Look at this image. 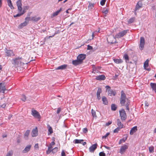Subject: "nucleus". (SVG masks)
Listing matches in <instances>:
<instances>
[{
    "mask_svg": "<svg viewBox=\"0 0 156 156\" xmlns=\"http://www.w3.org/2000/svg\"><path fill=\"white\" fill-rule=\"evenodd\" d=\"M127 30H124L122 31L121 32L115 35V37H112V38L113 39V40L112 41H109V42L111 44H114L116 42L115 38H119L121 37H123L125 34H126L127 33Z\"/></svg>",
    "mask_w": 156,
    "mask_h": 156,
    "instance_id": "nucleus-1",
    "label": "nucleus"
},
{
    "mask_svg": "<svg viewBox=\"0 0 156 156\" xmlns=\"http://www.w3.org/2000/svg\"><path fill=\"white\" fill-rule=\"evenodd\" d=\"M99 156H105V154L103 152H100L99 154Z\"/></svg>",
    "mask_w": 156,
    "mask_h": 156,
    "instance_id": "nucleus-54",
    "label": "nucleus"
},
{
    "mask_svg": "<svg viewBox=\"0 0 156 156\" xmlns=\"http://www.w3.org/2000/svg\"><path fill=\"white\" fill-rule=\"evenodd\" d=\"M105 88L107 89V90L108 89H111L110 87L108 85L105 86Z\"/></svg>",
    "mask_w": 156,
    "mask_h": 156,
    "instance_id": "nucleus-64",
    "label": "nucleus"
},
{
    "mask_svg": "<svg viewBox=\"0 0 156 156\" xmlns=\"http://www.w3.org/2000/svg\"><path fill=\"white\" fill-rule=\"evenodd\" d=\"M60 32V31H59L58 30L56 32H55V33L54 34L51 36H46L45 38V39L46 40H48V39L50 38V37H53L54 36L57 34H58Z\"/></svg>",
    "mask_w": 156,
    "mask_h": 156,
    "instance_id": "nucleus-27",
    "label": "nucleus"
},
{
    "mask_svg": "<svg viewBox=\"0 0 156 156\" xmlns=\"http://www.w3.org/2000/svg\"><path fill=\"white\" fill-rule=\"evenodd\" d=\"M48 135L51 134L53 133V130L51 126H50L49 125H48Z\"/></svg>",
    "mask_w": 156,
    "mask_h": 156,
    "instance_id": "nucleus-31",
    "label": "nucleus"
},
{
    "mask_svg": "<svg viewBox=\"0 0 156 156\" xmlns=\"http://www.w3.org/2000/svg\"><path fill=\"white\" fill-rule=\"evenodd\" d=\"M5 53L8 56H11L14 55L12 51L11 50H6L5 51Z\"/></svg>",
    "mask_w": 156,
    "mask_h": 156,
    "instance_id": "nucleus-15",
    "label": "nucleus"
},
{
    "mask_svg": "<svg viewBox=\"0 0 156 156\" xmlns=\"http://www.w3.org/2000/svg\"><path fill=\"white\" fill-rule=\"evenodd\" d=\"M135 20L134 17H132L129 19L128 21V23H133Z\"/></svg>",
    "mask_w": 156,
    "mask_h": 156,
    "instance_id": "nucleus-38",
    "label": "nucleus"
},
{
    "mask_svg": "<svg viewBox=\"0 0 156 156\" xmlns=\"http://www.w3.org/2000/svg\"><path fill=\"white\" fill-rule=\"evenodd\" d=\"M102 12L106 14L108 13V10L106 8H104Z\"/></svg>",
    "mask_w": 156,
    "mask_h": 156,
    "instance_id": "nucleus-43",
    "label": "nucleus"
},
{
    "mask_svg": "<svg viewBox=\"0 0 156 156\" xmlns=\"http://www.w3.org/2000/svg\"><path fill=\"white\" fill-rule=\"evenodd\" d=\"M123 58L125 59L126 61V62H127L128 61H129V56L127 54H125L123 56Z\"/></svg>",
    "mask_w": 156,
    "mask_h": 156,
    "instance_id": "nucleus-37",
    "label": "nucleus"
},
{
    "mask_svg": "<svg viewBox=\"0 0 156 156\" xmlns=\"http://www.w3.org/2000/svg\"><path fill=\"white\" fill-rule=\"evenodd\" d=\"M83 132L84 133H86L87 132L88 130L87 128H84L83 130Z\"/></svg>",
    "mask_w": 156,
    "mask_h": 156,
    "instance_id": "nucleus-59",
    "label": "nucleus"
},
{
    "mask_svg": "<svg viewBox=\"0 0 156 156\" xmlns=\"http://www.w3.org/2000/svg\"><path fill=\"white\" fill-rule=\"evenodd\" d=\"M112 123V122L109 121L106 123V126H108L110 125Z\"/></svg>",
    "mask_w": 156,
    "mask_h": 156,
    "instance_id": "nucleus-61",
    "label": "nucleus"
},
{
    "mask_svg": "<svg viewBox=\"0 0 156 156\" xmlns=\"http://www.w3.org/2000/svg\"><path fill=\"white\" fill-rule=\"evenodd\" d=\"M8 5L10 8L12 9H14V7L12 5V4L11 0H7Z\"/></svg>",
    "mask_w": 156,
    "mask_h": 156,
    "instance_id": "nucleus-28",
    "label": "nucleus"
},
{
    "mask_svg": "<svg viewBox=\"0 0 156 156\" xmlns=\"http://www.w3.org/2000/svg\"><path fill=\"white\" fill-rule=\"evenodd\" d=\"M92 49H93V48L91 46H90L89 45H87V50H90Z\"/></svg>",
    "mask_w": 156,
    "mask_h": 156,
    "instance_id": "nucleus-58",
    "label": "nucleus"
},
{
    "mask_svg": "<svg viewBox=\"0 0 156 156\" xmlns=\"http://www.w3.org/2000/svg\"><path fill=\"white\" fill-rule=\"evenodd\" d=\"M102 98L103 103L105 105H107L108 103V101L107 98H106V97L104 96H102Z\"/></svg>",
    "mask_w": 156,
    "mask_h": 156,
    "instance_id": "nucleus-22",
    "label": "nucleus"
},
{
    "mask_svg": "<svg viewBox=\"0 0 156 156\" xmlns=\"http://www.w3.org/2000/svg\"><path fill=\"white\" fill-rule=\"evenodd\" d=\"M105 79V77L104 75H99L96 77V79L98 80H104Z\"/></svg>",
    "mask_w": 156,
    "mask_h": 156,
    "instance_id": "nucleus-16",
    "label": "nucleus"
},
{
    "mask_svg": "<svg viewBox=\"0 0 156 156\" xmlns=\"http://www.w3.org/2000/svg\"><path fill=\"white\" fill-rule=\"evenodd\" d=\"M117 109V106L115 104H112L111 105V109L113 111H115Z\"/></svg>",
    "mask_w": 156,
    "mask_h": 156,
    "instance_id": "nucleus-34",
    "label": "nucleus"
},
{
    "mask_svg": "<svg viewBox=\"0 0 156 156\" xmlns=\"http://www.w3.org/2000/svg\"><path fill=\"white\" fill-rule=\"evenodd\" d=\"M34 21L35 22H37L40 20L41 18L40 17H36V16H34Z\"/></svg>",
    "mask_w": 156,
    "mask_h": 156,
    "instance_id": "nucleus-44",
    "label": "nucleus"
},
{
    "mask_svg": "<svg viewBox=\"0 0 156 156\" xmlns=\"http://www.w3.org/2000/svg\"><path fill=\"white\" fill-rule=\"evenodd\" d=\"M62 8H61L59 10H57L56 12H54L52 14V16L54 17L57 16L58 15V14L61 12V11H62Z\"/></svg>",
    "mask_w": 156,
    "mask_h": 156,
    "instance_id": "nucleus-25",
    "label": "nucleus"
},
{
    "mask_svg": "<svg viewBox=\"0 0 156 156\" xmlns=\"http://www.w3.org/2000/svg\"><path fill=\"white\" fill-rule=\"evenodd\" d=\"M37 129L36 127L35 129H34L31 133V135L32 137L36 136L37 135Z\"/></svg>",
    "mask_w": 156,
    "mask_h": 156,
    "instance_id": "nucleus-12",
    "label": "nucleus"
},
{
    "mask_svg": "<svg viewBox=\"0 0 156 156\" xmlns=\"http://www.w3.org/2000/svg\"><path fill=\"white\" fill-rule=\"evenodd\" d=\"M61 108H58L57 109V113L58 114H59L61 112Z\"/></svg>",
    "mask_w": 156,
    "mask_h": 156,
    "instance_id": "nucleus-60",
    "label": "nucleus"
},
{
    "mask_svg": "<svg viewBox=\"0 0 156 156\" xmlns=\"http://www.w3.org/2000/svg\"><path fill=\"white\" fill-rule=\"evenodd\" d=\"M61 156H66V154L64 150H62V151Z\"/></svg>",
    "mask_w": 156,
    "mask_h": 156,
    "instance_id": "nucleus-57",
    "label": "nucleus"
},
{
    "mask_svg": "<svg viewBox=\"0 0 156 156\" xmlns=\"http://www.w3.org/2000/svg\"><path fill=\"white\" fill-rule=\"evenodd\" d=\"M28 22L26 20L23 23H21L19 26V28L20 29H22L23 27L26 26L28 23Z\"/></svg>",
    "mask_w": 156,
    "mask_h": 156,
    "instance_id": "nucleus-18",
    "label": "nucleus"
},
{
    "mask_svg": "<svg viewBox=\"0 0 156 156\" xmlns=\"http://www.w3.org/2000/svg\"><path fill=\"white\" fill-rule=\"evenodd\" d=\"M34 148L36 150H38L39 149V146L38 144H36L34 145Z\"/></svg>",
    "mask_w": 156,
    "mask_h": 156,
    "instance_id": "nucleus-56",
    "label": "nucleus"
},
{
    "mask_svg": "<svg viewBox=\"0 0 156 156\" xmlns=\"http://www.w3.org/2000/svg\"><path fill=\"white\" fill-rule=\"evenodd\" d=\"M126 96L123 90L121 91V95L120 98V103L122 106H124L126 102Z\"/></svg>",
    "mask_w": 156,
    "mask_h": 156,
    "instance_id": "nucleus-2",
    "label": "nucleus"
},
{
    "mask_svg": "<svg viewBox=\"0 0 156 156\" xmlns=\"http://www.w3.org/2000/svg\"><path fill=\"white\" fill-rule=\"evenodd\" d=\"M128 146L126 145H124L121 147L119 153L122 154H123L128 148Z\"/></svg>",
    "mask_w": 156,
    "mask_h": 156,
    "instance_id": "nucleus-8",
    "label": "nucleus"
},
{
    "mask_svg": "<svg viewBox=\"0 0 156 156\" xmlns=\"http://www.w3.org/2000/svg\"><path fill=\"white\" fill-rule=\"evenodd\" d=\"M86 57V55L84 54H81L79 55L77 57V59L81 63L83 62V60Z\"/></svg>",
    "mask_w": 156,
    "mask_h": 156,
    "instance_id": "nucleus-6",
    "label": "nucleus"
},
{
    "mask_svg": "<svg viewBox=\"0 0 156 156\" xmlns=\"http://www.w3.org/2000/svg\"><path fill=\"white\" fill-rule=\"evenodd\" d=\"M127 139V137L125 138H123L122 139H121L120 140L119 142V144H121V143H122V142H124L126 141V140Z\"/></svg>",
    "mask_w": 156,
    "mask_h": 156,
    "instance_id": "nucleus-39",
    "label": "nucleus"
},
{
    "mask_svg": "<svg viewBox=\"0 0 156 156\" xmlns=\"http://www.w3.org/2000/svg\"><path fill=\"white\" fill-rule=\"evenodd\" d=\"M17 6L18 7L22 6L21 0H18L16 2Z\"/></svg>",
    "mask_w": 156,
    "mask_h": 156,
    "instance_id": "nucleus-36",
    "label": "nucleus"
},
{
    "mask_svg": "<svg viewBox=\"0 0 156 156\" xmlns=\"http://www.w3.org/2000/svg\"><path fill=\"white\" fill-rule=\"evenodd\" d=\"M137 127L135 126L132 128L130 131V134L131 135H133L134 133H135L137 130Z\"/></svg>",
    "mask_w": 156,
    "mask_h": 156,
    "instance_id": "nucleus-19",
    "label": "nucleus"
},
{
    "mask_svg": "<svg viewBox=\"0 0 156 156\" xmlns=\"http://www.w3.org/2000/svg\"><path fill=\"white\" fill-rule=\"evenodd\" d=\"M94 7V4L91 3H90L88 6L89 9H92Z\"/></svg>",
    "mask_w": 156,
    "mask_h": 156,
    "instance_id": "nucleus-48",
    "label": "nucleus"
},
{
    "mask_svg": "<svg viewBox=\"0 0 156 156\" xmlns=\"http://www.w3.org/2000/svg\"><path fill=\"white\" fill-rule=\"evenodd\" d=\"M145 43L144 38L143 37H141L140 39V49L142 50L144 47Z\"/></svg>",
    "mask_w": 156,
    "mask_h": 156,
    "instance_id": "nucleus-7",
    "label": "nucleus"
},
{
    "mask_svg": "<svg viewBox=\"0 0 156 156\" xmlns=\"http://www.w3.org/2000/svg\"><path fill=\"white\" fill-rule=\"evenodd\" d=\"M106 0H101V1L100 4L101 5H105V2Z\"/></svg>",
    "mask_w": 156,
    "mask_h": 156,
    "instance_id": "nucleus-49",
    "label": "nucleus"
},
{
    "mask_svg": "<svg viewBox=\"0 0 156 156\" xmlns=\"http://www.w3.org/2000/svg\"><path fill=\"white\" fill-rule=\"evenodd\" d=\"M91 113L93 117H97L96 114V112L94 110H93V109H92L91 110Z\"/></svg>",
    "mask_w": 156,
    "mask_h": 156,
    "instance_id": "nucleus-41",
    "label": "nucleus"
},
{
    "mask_svg": "<svg viewBox=\"0 0 156 156\" xmlns=\"http://www.w3.org/2000/svg\"><path fill=\"white\" fill-rule=\"evenodd\" d=\"M13 154V152L12 151H9L7 153L6 156H12Z\"/></svg>",
    "mask_w": 156,
    "mask_h": 156,
    "instance_id": "nucleus-40",
    "label": "nucleus"
},
{
    "mask_svg": "<svg viewBox=\"0 0 156 156\" xmlns=\"http://www.w3.org/2000/svg\"><path fill=\"white\" fill-rule=\"evenodd\" d=\"M6 105L5 104H4L1 105V107L2 108H4L5 107Z\"/></svg>",
    "mask_w": 156,
    "mask_h": 156,
    "instance_id": "nucleus-63",
    "label": "nucleus"
},
{
    "mask_svg": "<svg viewBox=\"0 0 156 156\" xmlns=\"http://www.w3.org/2000/svg\"><path fill=\"white\" fill-rule=\"evenodd\" d=\"M129 102H127L126 103L125 105V106L126 108V109L127 110H128V111L129 110Z\"/></svg>",
    "mask_w": 156,
    "mask_h": 156,
    "instance_id": "nucleus-52",
    "label": "nucleus"
},
{
    "mask_svg": "<svg viewBox=\"0 0 156 156\" xmlns=\"http://www.w3.org/2000/svg\"><path fill=\"white\" fill-rule=\"evenodd\" d=\"M5 86L4 83H0V92H2L4 93L5 90H6Z\"/></svg>",
    "mask_w": 156,
    "mask_h": 156,
    "instance_id": "nucleus-11",
    "label": "nucleus"
},
{
    "mask_svg": "<svg viewBox=\"0 0 156 156\" xmlns=\"http://www.w3.org/2000/svg\"><path fill=\"white\" fill-rule=\"evenodd\" d=\"M142 4L141 1H139L137 4L135 8V10H138L140 8L142 7Z\"/></svg>",
    "mask_w": 156,
    "mask_h": 156,
    "instance_id": "nucleus-20",
    "label": "nucleus"
},
{
    "mask_svg": "<svg viewBox=\"0 0 156 156\" xmlns=\"http://www.w3.org/2000/svg\"><path fill=\"white\" fill-rule=\"evenodd\" d=\"M117 125L118 126V127L120 129L124 127V126L123 125V124L121 122L120 119H118L117 120Z\"/></svg>",
    "mask_w": 156,
    "mask_h": 156,
    "instance_id": "nucleus-14",
    "label": "nucleus"
},
{
    "mask_svg": "<svg viewBox=\"0 0 156 156\" xmlns=\"http://www.w3.org/2000/svg\"><path fill=\"white\" fill-rule=\"evenodd\" d=\"M30 133V131L29 130H27L24 133V137L26 140L28 139V136Z\"/></svg>",
    "mask_w": 156,
    "mask_h": 156,
    "instance_id": "nucleus-24",
    "label": "nucleus"
},
{
    "mask_svg": "<svg viewBox=\"0 0 156 156\" xmlns=\"http://www.w3.org/2000/svg\"><path fill=\"white\" fill-rule=\"evenodd\" d=\"M51 151L52 152V149L48 148L46 151V153L47 154H48Z\"/></svg>",
    "mask_w": 156,
    "mask_h": 156,
    "instance_id": "nucleus-53",
    "label": "nucleus"
},
{
    "mask_svg": "<svg viewBox=\"0 0 156 156\" xmlns=\"http://www.w3.org/2000/svg\"><path fill=\"white\" fill-rule=\"evenodd\" d=\"M102 91L101 88H98L97 92V98L98 100H100L101 99L100 94Z\"/></svg>",
    "mask_w": 156,
    "mask_h": 156,
    "instance_id": "nucleus-17",
    "label": "nucleus"
},
{
    "mask_svg": "<svg viewBox=\"0 0 156 156\" xmlns=\"http://www.w3.org/2000/svg\"><path fill=\"white\" fill-rule=\"evenodd\" d=\"M29 8V6H26L24 7L23 10L22 12L25 11L26 12V10H27Z\"/></svg>",
    "mask_w": 156,
    "mask_h": 156,
    "instance_id": "nucleus-51",
    "label": "nucleus"
},
{
    "mask_svg": "<svg viewBox=\"0 0 156 156\" xmlns=\"http://www.w3.org/2000/svg\"><path fill=\"white\" fill-rule=\"evenodd\" d=\"M110 134V133H106V134L104 136H103L102 137V138L103 139H106V138Z\"/></svg>",
    "mask_w": 156,
    "mask_h": 156,
    "instance_id": "nucleus-50",
    "label": "nucleus"
},
{
    "mask_svg": "<svg viewBox=\"0 0 156 156\" xmlns=\"http://www.w3.org/2000/svg\"><path fill=\"white\" fill-rule=\"evenodd\" d=\"M23 98H21V99L23 101H25L26 100V97L25 95H23Z\"/></svg>",
    "mask_w": 156,
    "mask_h": 156,
    "instance_id": "nucleus-55",
    "label": "nucleus"
},
{
    "mask_svg": "<svg viewBox=\"0 0 156 156\" xmlns=\"http://www.w3.org/2000/svg\"><path fill=\"white\" fill-rule=\"evenodd\" d=\"M150 85L153 90H154L155 92H156V83H150Z\"/></svg>",
    "mask_w": 156,
    "mask_h": 156,
    "instance_id": "nucleus-23",
    "label": "nucleus"
},
{
    "mask_svg": "<svg viewBox=\"0 0 156 156\" xmlns=\"http://www.w3.org/2000/svg\"><path fill=\"white\" fill-rule=\"evenodd\" d=\"M25 11L22 12H20V13H18L16 15H14V17H20V16H22L23 14L25 13Z\"/></svg>",
    "mask_w": 156,
    "mask_h": 156,
    "instance_id": "nucleus-35",
    "label": "nucleus"
},
{
    "mask_svg": "<svg viewBox=\"0 0 156 156\" xmlns=\"http://www.w3.org/2000/svg\"><path fill=\"white\" fill-rule=\"evenodd\" d=\"M67 66V65L66 64H64L63 65H61L59 66H58L56 69L57 70L58 69H61L63 70L65 69H66V67Z\"/></svg>",
    "mask_w": 156,
    "mask_h": 156,
    "instance_id": "nucleus-21",
    "label": "nucleus"
},
{
    "mask_svg": "<svg viewBox=\"0 0 156 156\" xmlns=\"http://www.w3.org/2000/svg\"><path fill=\"white\" fill-rule=\"evenodd\" d=\"M18 9L19 12L21 13L23 11L22 6L18 7Z\"/></svg>",
    "mask_w": 156,
    "mask_h": 156,
    "instance_id": "nucleus-47",
    "label": "nucleus"
},
{
    "mask_svg": "<svg viewBox=\"0 0 156 156\" xmlns=\"http://www.w3.org/2000/svg\"><path fill=\"white\" fill-rule=\"evenodd\" d=\"M31 112L32 115L34 117L39 119H41V116L40 115L39 112L36 110L32 109Z\"/></svg>",
    "mask_w": 156,
    "mask_h": 156,
    "instance_id": "nucleus-5",
    "label": "nucleus"
},
{
    "mask_svg": "<svg viewBox=\"0 0 156 156\" xmlns=\"http://www.w3.org/2000/svg\"><path fill=\"white\" fill-rule=\"evenodd\" d=\"M114 62L117 64H120L123 61L121 59H114Z\"/></svg>",
    "mask_w": 156,
    "mask_h": 156,
    "instance_id": "nucleus-30",
    "label": "nucleus"
},
{
    "mask_svg": "<svg viewBox=\"0 0 156 156\" xmlns=\"http://www.w3.org/2000/svg\"><path fill=\"white\" fill-rule=\"evenodd\" d=\"M83 141V140L75 139L74 141V143L75 144L81 143V142Z\"/></svg>",
    "mask_w": 156,
    "mask_h": 156,
    "instance_id": "nucleus-32",
    "label": "nucleus"
},
{
    "mask_svg": "<svg viewBox=\"0 0 156 156\" xmlns=\"http://www.w3.org/2000/svg\"><path fill=\"white\" fill-rule=\"evenodd\" d=\"M120 129H121L120 128H119V127H117L116 129H115L114 130V131H113L114 133H117L120 130Z\"/></svg>",
    "mask_w": 156,
    "mask_h": 156,
    "instance_id": "nucleus-46",
    "label": "nucleus"
},
{
    "mask_svg": "<svg viewBox=\"0 0 156 156\" xmlns=\"http://www.w3.org/2000/svg\"><path fill=\"white\" fill-rule=\"evenodd\" d=\"M149 150L150 153H152L154 151V147L153 146L150 147Z\"/></svg>",
    "mask_w": 156,
    "mask_h": 156,
    "instance_id": "nucleus-45",
    "label": "nucleus"
},
{
    "mask_svg": "<svg viewBox=\"0 0 156 156\" xmlns=\"http://www.w3.org/2000/svg\"><path fill=\"white\" fill-rule=\"evenodd\" d=\"M80 61L78 59L76 60H73L72 61V63L73 65L75 66H77L79 64H81V63L80 62Z\"/></svg>",
    "mask_w": 156,
    "mask_h": 156,
    "instance_id": "nucleus-26",
    "label": "nucleus"
},
{
    "mask_svg": "<svg viewBox=\"0 0 156 156\" xmlns=\"http://www.w3.org/2000/svg\"><path fill=\"white\" fill-rule=\"evenodd\" d=\"M101 67L100 66H98L97 67V68L96 69L95 68H94L93 69V71H94L95 70V69H98V70H99V69H101Z\"/></svg>",
    "mask_w": 156,
    "mask_h": 156,
    "instance_id": "nucleus-62",
    "label": "nucleus"
},
{
    "mask_svg": "<svg viewBox=\"0 0 156 156\" xmlns=\"http://www.w3.org/2000/svg\"><path fill=\"white\" fill-rule=\"evenodd\" d=\"M58 148L57 147H55L53 149H52V152L55 153L58 151Z\"/></svg>",
    "mask_w": 156,
    "mask_h": 156,
    "instance_id": "nucleus-42",
    "label": "nucleus"
},
{
    "mask_svg": "<svg viewBox=\"0 0 156 156\" xmlns=\"http://www.w3.org/2000/svg\"><path fill=\"white\" fill-rule=\"evenodd\" d=\"M12 60L13 61V64L15 66H20L21 65L22 58L19 57L13 59Z\"/></svg>",
    "mask_w": 156,
    "mask_h": 156,
    "instance_id": "nucleus-3",
    "label": "nucleus"
},
{
    "mask_svg": "<svg viewBox=\"0 0 156 156\" xmlns=\"http://www.w3.org/2000/svg\"><path fill=\"white\" fill-rule=\"evenodd\" d=\"M34 17H26L25 19V20H27L28 22L29 20L34 21Z\"/></svg>",
    "mask_w": 156,
    "mask_h": 156,
    "instance_id": "nucleus-33",
    "label": "nucleus"
},
{
    "mask_svg": "<svg viewBox=\"0 0 156 156\" xmlns=\"http://www.w3.org/2000/svg\"><path fill=\"white\" fill-rule=\"evenodd\" d=\"M148 62H149V60L148 59H147L144 62V68H145V69L148 70H150V69H147L146 68V67H147L148 66Z\"/></svg>",
    "mask_w": 156,
    "mask_h": 156,
    "instance_id": "nucleus-29",
    "label": "nucleus"
},
{
    "mask_svg": "<svg viewBox=\"0 0 156 156\" xmlns=\"http://www.w3.org/2000/svg\"><path fill=\"white\" fill-rule=\"evenodd\" d=\"M119 113L121 119L123 121L125 120L126 118V115L124 110L122 109L121 110L119 111Z\"/></svg>",
    "mask_w": 156,
    "mask_h": 156,
    "instance_id": "nucleus-4",
    "label": "nucleus"
},
{
    "mask_svg": "<svg viewBox=\"0 0 156 156\" xmlns=\"http://www.w3.org/2000/svg\"><path fill=\"white\" fill-rule=\"evenodd\" d=\"M98 145L97 144H93L89 148V151L91 152H93L97 148Z\"/></svg>",
    "mask_w": 156,
    "mask_h": 156,
    "instance_id": "nucleus-10",
    "label": "nucleus"
},
{
    "mask_svg": "<svg viewBox=\"0 0 156 156\" xmlns=\"http://www.w3.org/2000/svg\"><path fill=\"white\" fill-rule=\"evenodd\" d=\"M31 145H29L27 146L25 149L23 151V153H26L29 151L31 147Z\"/></svg>",
    "mask_w": 156,
    "mask_h": 156,
    "instance_id": "nucleus-13",
    "label": "nucleus"
},
{
    "mask_svg": "<svg viewBox=\"0 0 156 156\" xmlns=\"http://www.w3.org/2000/svg\"><path fill=\"white\" fill-rule=\"evenodd\" d=\"M108 92V95L112 96V95L115 96L116 94L115 90L113 91L111 89H108L107 91Z\"/></svg>",
    "mask_w": 156,
    "mask_h": 156,
    "instance_id": "nucleus-9",
    "label": "nucleus"
}]
</instances>
